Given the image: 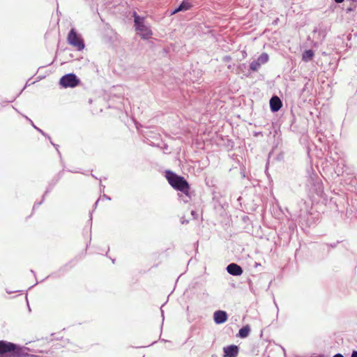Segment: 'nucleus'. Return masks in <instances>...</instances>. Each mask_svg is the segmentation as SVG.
I'll use <instances>...</instances> for the list:
<instances>
[{"instance_id": "nucleus-1", "label": "nucleus", "mask_w": 357, "mask_h": 357, "mask_svg": "<svg viewBox=\"0 0 357 357\" xmlns=\"http://www.w3.org/2000/svg\"><path fill=\"white\" fill-rule=\"evenodd\" d=\"M29 349L14 343L0 340V357H26Z\"/></svg>"}, {"instance_id": "nucleus-2", "label": "nucleus", "mask_w": 357, "mask_h": 357, "mask_svg": "<svg viewBox=\"0 0 357 357\" xmlns=\"http://www.w3.org/2000/svg\"><path fill=\"white\" fill-rule=\"evenodd\" d=\"M166 178L169 183L174 189L181 192H187L190 190V186L187 181L182 176H178L171 171L166 172Z\"/></svg>"}, {"instance_id": "nucleus-3", "label": "nucleus", "mask_w": 357, "mask_h": 357, "mask_svg": "<svg viewBox=\"0 0 357 357\" xmlns=\"http://www.w3.org/2000/svg\"><path fill=\"white\" fill-rule=\"evenodd\" d=\"M133 17L135 29L139 31L141 38L143 39H149L151 38L153 33L151 29L145 24V18L139 16L136 12H134Z\"/></svg>"}, {"instance_id": "nucleus-4", "label": "nucleus", "mask_w": 357, "mask_h": 357, "mask_svg": "<svg viewBox=\"0 0 357 357\" xmlns=\"http://www.w3.org/2000/svg\"><path fill=\"white\" fill-rule=\"evenodd\" d=\"M68 43L75 47L77 50L80 51L84 48L83 40L77 35L75 29H72L67 38Z\"/></svg>"}, {"instance_id": "nucleus-5", "label": "nucleus", "mask_w": 357, "mask_h": 357, "mask_svg": "<svg viewBox=\"0 0 357 357\" xmlns=\"http://www.w3.org/2000/svg\"><path fill=\"white\" fill-rule=\"evenodd\" d=\"M59 83L65 88L75 87L79 83V79L75 74L69 73L61 77Z\"/></svg>"}, {"instance_id": "nucleus-6", "label": "nucleus", "mask_w": 357, "mask_h": 357, "mask_svg": "<svg viewBox=\"0 0 357 357\" xmlns=\"http://www.w3.org/2000/svg\"><path fill=\"white\" fill-rule=\"evenodd\" d=\"M238 352L239 348L235 344L223 347V357H237Z\"/></svg>"}, {"instance_id": "nucleus-7", "label": "nucleus", "mask_w": 357, "mask_h": 357, "mask_svg": "<svg viewBox=\"0 0 357 357\" xmlns=\"http://www.w3.org/2000/svg\"><path fill=\"white\" fill-rule=\"evenodd\" d=\"M228 316L225 311L218 310L213 314V319L215 324H221L227 320Z\"/></svg>"}, {"instance_id": "nucleus-8", "label": "nucleus", "mask_w": 357, "mask_h": 357, "mask_svg": "<svg viewBox=\"0 0 357 357\" xmlns=\"http://www.w3.org/2000/svg\"><path fill=\"white\" fill-rule=\"evenodd\" d=\"M227 271L230 275L234 276H238L243 273L242 268L239 265L234 263L229 264L227 267Z\"/></svg>"}, {"instance_id": "nucleus-9", "label": "nucleus", "mask_w": 357, "mask_h": 357, "mask_svg": "<svg viewBox=\"0 0 357 357\" xmlns=\"http://www.w3.org/2000/svg\"><path fill=\"white\" fill-rule=\"evenodd\" d=\"M270 107L272 112H275L280 110L282 107V102L280 99L276 96H273L270 100Z\"/></svg>"}, {"instance_id": "nucleus-10", "label": "nucleus", "mask_w": 357, "mask_h": 357, "mask_svg": "<svg viewBox=\"0 0 357 357\" xmlns=\"http://www.w3.org/2000/svg\"><path fill=\"white\" fill-rule=\"evenodd\" d=\"M191 4L188 1H183L176 8L172 11L171 14L174 15L180 11H185L191 8Z\"/></svg>"}, {"instance_id": "nucleus-11", "label": "nucleus", "mask_w": 357, "mask_h": 357, "mask_svg": "<svg viewBox=\"0 0 357 357\" xmlns=\"http://www.w3.org/2000/svg\"><path fill=\"white\" fill-rule=\"evenodd\" d=\"M314 55V51L312 50H305L302 55V59L305 62L311 61Z\"/></svg>"}, {"instance_id": "nucleus-12", "label": "nucleus", "mask_w": 357, "mask_h": 357, "mask_svg": "<svg viewBox=\"0 0 357 357\" xmlns=\"http://www.w3.org/2000/svg\"><path fill=\"white\" fill-rule=\"evenodd\" d=\"M250 332V328L249 326H245L241 328L238 331V335L241 338H245L248 336Z\"/></svg>"}, {"instance_id": "nucleus-13", "label": "nucleus", "mask_w": 357, "mask_h": 357, "mask_svg": "<svg viewBox=\"0 0 357 357\" xmlns=\"http://www.w3.org/2000/svg\"><path fill=\"white\" fill-rule=\"evenodd\" d=\"M268 54L266 52H264L257 58V60L261 65H262L266 63L268 61Z\"/></svg>"}, {"instance_id": "nucleus-14", "label": "nucleus", "mask_w": 357, "mask_h": 357, "mask_svg": "<svg viewBox=\"0 0 357 357\" xmlns=\"http://www.w3.org/2000/svg\"><path fill=\"white\" fill-rule=\"evenodd\" d=\"M261 66V65L257 61V60H255L250 63V69L253 72H256L259 69Z\"/></svg>"}, {"instance_id": "nucleus-15", "label": "nucleus", "mask_w": 357, "mask_h": 357, "mask_svg": "<svg viewBox=\"0 0 357 357\" xmlns=\"http://www.w3.org/2000/svg\"><path fill=\"white\" fill-rule=\"evenodd\" d=\"M179 198L184 203H188L190 199L189 191H188L187 192H182L181 195H179Z\"/></svg>"}, {"instance_id": "nucleus-16", "label": "nucleus", "mask_w": 357, "mask_h": 357, "mask_svg": "<svg viewBox=\"0 0 357 357\" xmlns=\"http://www.w3.org/2000/svg\"><path fill=\"white\" fill-rule=\"evenodd\" d=\"M31 123H32L33 126V127H34V128H36L38 132H40L43 135L46 136L45 133V132H44L41 129H40V128H37L36 126H35L33 125V122H31Z\"/></svg>"}, {"instance_id": "nucleus-17", "label": "nucleus", "mask_w": 357, "mask_h": 357, "mask_svg": "<svg viewBox=\"0 0 357 357\" xmlns=\"http://www.w3.org/2000/svg\"><path fill=\"white\" fill-rule=\"evenodd\" d=\"M231 60V56H225L224 58H223V61L225 62H228V61H230Z\"/></svg>"}, {"instance_id": "nucleus-18", "label": "nucleus", "mask_w": 357, "mask_h": 357, "mask_svg": "<svg viewBox=\"0 0 357 357\" xmlns=\"http://www.w3.org/2000/svg\"><path fill=\"white\" fill-rule=\"evenodd\" d=\"M351 357H357V351H353Z\"/></svg>"}, {"instance_id": "nucleus-19", "label": "nucleus", "mask_w": 357, "mask_h": 357, "mask_svg": "<svg viewBox=\"0 0 357 357\" xmlns=\"http://www.w3.org/2000/svg\"><path fill=\"white\" fill-rule=\"evenodd\" d=\"M333 357H344V356L341 354H336Z\"/></svg>"}, {"instance_id": "nucleus-20", "label": "nucleus", "mask_w": 357, "mask_h": 357, "mask_svg": "<svg viewBox=\"0 0 357 357\" xmlns=\"http://www.w3.org/2000/svg\"><path fill=\"white\" fill-rule=\"evenodd\" d=\"M336 3H342L343 2L344 0H334Z\"/></svg>"}, {"instance_id": "nucleus-21", "label": "nucleus", "mask_w": 357, "mask_h": 357, "mask_svg": "<svg viewBox=\"0 0 357 357\" xmlns=\"http://www.w3.org/2000/svg\"><path fill=\"white\" fill-rule=\"evenodd\" d=\"M103 197H104L105 199L110 200V197H109L108 196H107V195H104V196H103Z\"/></svg>"}, {"instance_id": "nucleus-22", "label": "nucleus", "mask_w": 357, "mask_h": 357, "mask_svg": "<svg viewBox=\"0 0 357 357\" xmlns=\"http://www.w3.org/2000/svg\"><path fill=\"white\" fill-rule=\"evenodd\" d=\"M51 143H52V144L54 147H56V149H57L58 145H57V144H54V143H52V142H51Z\"/></svg>"}, {"instance_id": "nucleus-23", "label": "nucleus", "mask_w": 357, "mask_h": 357, "mask_svg": "<svg viewBox=\"0 0 357 357\" xmlns=\"http://www.w3.org/2000/svg\"><path fill=\"white\" fill-rule=\"evenodd\" d=\"M191 214H192V215H195V212L194 211H192Z\"/></svg>"}, {"instance_id": "nucleus-24", "label": "nucleus", "mask_w": 357, "mask_h": 357, "mask_svg": "<svg viewBox=\"0 0 357 357\" xmlns=\"http://www.w3.org/2000/svg\"><path fill=\"white\" fill-rule=\"evenodd\" d=\"M98 201H99V199H98V200L96 202V203H95V206H96H96H97V204H98Z\"/></svg>"}, {"instance_id": "nucleus-25", "label": "nucleus", "mask_w": 357, "mask_h": 357, "mask_svg": "<svg viewBox=\"0 0 357 357\" xmlns=\"http://www.w3.org/2000/svg\"><path fill=\"white\" fill-rule=\"evenodd\" d=\"M185 222H188V220L182 221V224H184Z\"/></svg>"}, {"instance_id": "nucleus-26", "label": "nucleus", "mask_w": 357, "mask_h": 357, "mask_svg": "<svg viewBox=\"0 0 357 357\" xmlns=\"http://www.w3.org/2000/svg\"><path fill=\"white\" fill-rule=\"evenodd\" d=\"M185 222H188V220L182 221V224H184Z\"/></svg>"}, {"instance_id": "nucleus-27", "label": "nucleus", "mask_w": 357, "mask_h": 357, "mask_svg": "<svg viewBox=\"0 0 357 357\" xmlns=\"http://www.w3.org/2000/svg\"><path fill=\"white\" fill-rule=\"evenodd\" d=\"M185 222H188V220L182 221V224H184Z\"/></svg>"}, {"instance_id": "nucleus-28", "label": "nucleus", "mask_w": 357, "mask_h": 357, "mask_svg": "<svg viewBox=\"0 0 357 357\" xmlns=\"http://www.w3.org/2000/svg\"><path fill=\"white\" fill-rule=\"evenodd\" d=\"M352 10H353V9H352V8H348V9H347V10H348V11H351Z\"/></svg>"}, {"instance_id": "nucleus-29", "label": "nucleus", "mask_w": 357, "mask_h": 357, "mask_svg": "<svg viewBox=\"0 0 357 357\" xmlns=\"http://www.w3.org/2000/svg\"><path fill=\"white\" fill-rule=\"evenodd\" d=\"M57 152H58V153H60V151H59V150H58V149H57Z\"/></svg>"}, {"instance_id": "nucleus-30", "label": "nucleus", "mask_w": 357, "mask_h": 357, "mask_svg": "<svg viewBox=\"0 0 357 357\" xmlns=\"http://www.w3.org/2000/svg\"><path fill=\"white\" fill-rule=\"evenodd\" d=\"M57 152H58V153H60V151H59V150H58V149H57Z\"/></svg>"}]
</instances>
